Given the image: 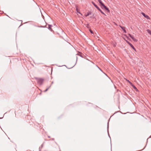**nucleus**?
Instances as JSON below:
<instances>
[{
    "label": "nucleus",
    "mask_w": 151,
    "mask_h": 151,
    "mask_svg": "<svg viewBox=\"0 0 151 151\" xmlns=\"http://www.w3.org/2000/svg\"><path fill=\"white\" fill-rule=\"evenodd\" d=\"M92 3L93 4V5L94 6L98 9V10L102 14L104 15L105 16H106V15L103 12L102 10L99 8V7L96 5L95 3L93 2H92Z\"/></svg>",
    "instance_id": "nucleus-1"
},
{
    "label": "nucleus",
    "mask_w": 151,
    "mask_h": 151,
    "mask_svg": "<svg viewBox=\"0 0 151 151\" xmlns=\"http://www.w3.org/2000/svg\"><path fill=\"white\" fill-rule=\"evenodd\" d=\"M44 80L42 78H37V83L40 85H41L42 84Z\"/></svg>",
    "instance_id": "nucleus-2"
},
{
    "label": "nucleus",
    "mask_w": 151,
    "mask_h": 151,
    "mask_svg": "<svg viewBox=\"0 0 151 151\" xmlns=\"http://www.w3.org/2000/svg\"><path fill=\"white\" fill-rule=\"evenodd\" d=\"M103 7L105 10H106L109 13L110 12V10H109V8L104 4L102 6H101V8H103Z\"/></svg>",
    "instance_id": "nucleus-3"
},
{
    "label": "nucleus",
    "mask_w": 151,
    "mask_h": 151,
    "mask_svg": "<svg viewBox=\"0 0 151 151\" xmlns=\"http://www.w3.org/2000/svg\"><path fill=\"white\" fill-rule=\"evenodd\" d=\"M126 42H127V43L129 45L131 46V47L134 49V50H135V48H134V46L130 43L129 42H128V41H127V40H126Z\"/></svg>",
    "instance_id": "nucleus-4"
},
{
    "label": "nucleus",
    "mask_w": 151,
    "mask_h": 151,
    "mask_svg": "<svg viewBox=\"0 0 151 151\" xmlns=\"http://www.w3.org/2000/svg\"><path fill=\"white\" fill-rule=\"evenodd\" d=\"M142 15L146 18L147 19H150V18L147 15H146L144 13L142 12Z\"/></svg>",
    "instance_id": "nucleus-5"
},
{
    "label": "nucleus",
    "mask_w": 151,
    "mask_h": 151,
    "mask_svg": "<svg viewBox=\"0 0 151 151\" xmlns=\"http://www.w3.org/2000/svg\"><path fill=\"white\" fill-rule=\"evenodd\" d=\"M128 81L129 83L130 84L132 85V86L135 89V90H137V88H136V87L134 86L132 84V83H131V82H130L129 80H128Z\"/></svg>",
    "instance_id": "nucleus-6"
},
{
    "label": "nucleus",
    "mask_w": 151,
    "mask_h": 151,
    "mask_svg": "<svg viewBox=\"0 0 151 151\" xmlns=\"http://www.w3.org/2000/svg\"><path fill=\"white\" fill-rule=\"evenodd\" d=\"M98 1L99 3L101 5V7L104 4V3L102 2L101 0H98Z\"/></svg>",
    "instance_id": "nucleus-7"
},
{
    "label": "nucleus",
    "mask_w": 151,
    "mask_h": 151,
    "mask_svg": "<svg viewBox=\"0 0 151 151\" xmlns=\"http://www.w3.org/2000/svg\"><path fill=\"white\" fill-rule=\"evenodd\" d=\"M120 27L123 30V31L124 32L126 33V31L125 29V27H122V26H121Z\"/></svg>",
    "instance_id": "nucleus-8"
},
{
    "label": "nucleus",
    "mask_w": 151,
    "mask_h": 151,
    "mask_svg": "<svg viewBox=\"0 0 151 151\" xmlns=\"http://www.w3.org/2000/svg\"><path fill=\"white\" fill-rule=\"evenodd\" d=\"M76 11H77V13H79V14H81V13L78 11V6H76Z\"/></svg>",
    "instance_id": "nucleus-9"
},
{
    "label": "nucleus",
    "mask_w": 151,
    "mask_h": 151,
    "mask_svg": "<svg viewBox=\"0 0 151 151\" xmlns=\"http://www.w3.org/2000/svg\"><path fill=\"white\" fill-rule=\"evenodd\" d=\"M147 31L148 33H149L150 35L151 34V31L150 30V29H147Z\"/></svg>",
    "instance_id": "nucleus-10"
},
{
    "label": "nucleus",
    "mask_w": 151,
    "mask_h": 151,
    "mask_svg": "<svg viewBox=\"0 0 151 151\" xmlns=\"http://www.w3.org/2000/svg\"><path fill=\"white\" fill-rule=\"evenodd\" d=\"M48 29H49V30H51V27H52V25H48Z\"/></svg>",
    "instance_id": "nucleus-11"
},
{
    "label": "nucleus",
    "mask_w": 151,
    "mask_h": 151,
    "mask_svg": "<svg viewBox=\"0 0 151 151\" xmlns=\"http://www.w3.org/2000/svg\"><path fill=\"white\" fill-rule=\"evenodd\" d=\"M132 39L134 42H137V40L136 39H135L134 37L132 38Z\"/></svg>",
    "instance_id": "nucleus-12"
},
{
    "label": "nucleus",
    "mask_w": 151,
    "mask_h": 151,
    "mask_svg": "<svg viewBox=\"0 0 151 151\" xmlns=\"http://www.w3.org/2000/svg\"><path fill=\"white\" fill-rule=\"evenodd\" d=\"M51 86V85H50L48 87L45 91H44L45 92L47 91L48 90V89L50 88V87Z\"/></svg>",
    "instance_id": "nucleus-13"
},
{
    "label": "nucleus",
    "mask_w": 151,
    "mask_h": 151,
    "mask_svg": "<svg viewBox=\"0 0 151 151\" xmlns=\"http://www.w3.org/2000/svg\"><path fill=\"white\" fill-rule=\"evenodd\" d=\"M129 35L130 37L132 39L133 37L130 34H129Z\"/></svg>",
    "instance_id": "nucleus-14"
},
{
    "label": "nucleus",
    "mask_w": 151,
    "mask_h": 151,
    "mask_svg": "<svg viewBox=\"0 0 151 151\" xmlns=\"http://www.w3.org/2000/svg\"><path fill=\"white\" fill-rule=\"evenodd\" d=\"M90 14H91V13H88L86 15V16L87 17L90 15Z\"/></svg>",
    "instance_id": "nucleus-15"
},
{
    "label": "nucleus",
    "mask_w": 151,
    "mask_h": 151,
    "mask_svg": "<svg viewBox=\"0 0 151 151\" xmlns=\"http://www.w3.org/2000/svg\"><path fill=\"white\" fill-rule=\"evenodd\" d=\"M116 43L115 42L114 43H113V45H114V47H116Z\"/></svg>",
    "instance_id": "nucleus-16"
},
{
    "label": "nucleus",
    "mask_w": 151,
    "mask_h": 151,
    "mask_svg": "<svg viewBox=\"0 0 151 151\" xmlns=\"http://www.w3.org/2000/svg\"><path fill=\"white\" fill-rule=\"evenodd\" d=\"M90 32H91V34H93V31L92 30H90Z\"/></svg>",
    "instance_id": "nucleus-17"
},
{
    "label": "nucleus",
    "mask_w": 151,
    "mask_h": 151,
    "mask_svg": "<svg viewBox=\"0 0 151 151\" xmlns=\"http://www.w3.org/2000/svg\"><path fill=\"white\" fill-rule=\"evenodd\" d=\"M109 128V123H108L107 128Z\"/></svg>",
    "instance_id": "nucleus-18"
},
{
    "label": "nucleus",
    "mask_w": 151,
    "mask_h": 151,
    "mask_svg": "<svg viewBox=\"0 0 151 151\" xmlns=\"http://www.w3.org/2000/svg\"><path fill=\"white\" fill-rule=\"evenodd\" d=\"M77 58L76 57V61L77 60Z\"/></svg>",
    "instance_id": "nucleus-19"
},
{
    "label": "nucleus",
    "mask_w": 151,
    "mask_h": 151,
    "mask_svg": "<svg viewBox=\"0 0 151 151\" xmlns=\"http://www.w3.org/2000/svg\"><path fill=\"white\" fill-rule=\"evenodd\" d=\"M99 68V69L100 70H101V69Z\"/></svg>",
    "instance_id": "nucleus-20"
}]
</instances>
